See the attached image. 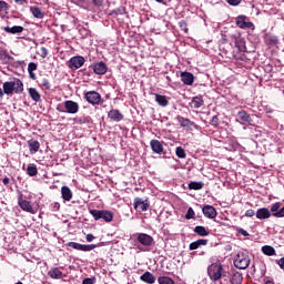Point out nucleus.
Here are the masks:
<instances>
[{"instance_id":"1","label":"nucleus","mask_w":284,"mask_h":284,"mask_svg":"<svg viewBox=\"0 0 284 284\" xmlns=\"http://www.w3.org/2000/svg\"><path fill=\"white\" fill-rule=\"evenodd\" d=\"M209 277L213 281V283L220 282V284H227L230 281V276L225 268H223V264L213 263L207 267Z\"/></svg>"},{"instance_id":"2","label":"nucleus","mask_w":284,"mask_h":284,"mask_svg":"<svg viewBox=\"0 0 284 284\" xmlns=\"http://www.w3.org/2000/svg\"><path fill=\"white\" fill-rule=\"evenodd\" d=\"M2 88H3V91H2L3 94H7L8 97H10L11 94L23 93V82L18 78H14L11 81L4 82Z\"/></svg>"},{"instance_id":"3","label":"nucleus","mask_w":284,"mask_h":284,"mask_svg":"<svg viewBox=\"0 0 284 284\" xmlns=\"http://www.w3.org/2000/svg\"><path fill=\"white\" fill-rule=\"evenodd\" d=\"M89 214H91V216H93L94 221H101V219L103 221H105V223H112L113 219H114V213H112V211H105V210H90Z\"/></svg>"},{"instance_id":"4","label":"nucleus","mask_w":284,"mask_h":284,"mask_svg":"<svg viewBox=\"0 0 284 284\" xmlns=\"http://www.w3.org/2000/svg\"><path fill=\"white\" fill-rule=\"evenodd\" d=\"M250 255L237 253L234 258V266L237 267V270H247V267H250Z\"/></svg>"},{"instance_id":"5","label":"nucleus","mask_w":284,"mask_h":284,"mask_svg":"<svg viewBox=\"0 0 284 284\" xmlns=\"http://www.w3.org/2000/svg\"><path fill=\"white\" fill-rule=\"evenodd\" d=\"M68 247H72L73 250H78L79 252H92V250H95V244H81L77 242H68Z\"/></svg>"},{"instance_id":"6","label":"nucleus","mask_w":284,"mask_h":284,"mask_svg":"<svg viewBox=\"0 0 284 284\" xmlns=\"http://www.w3.org/2000/svg\"><path fill=\"white\" fill-rule=\"evenodd\" d=\"M133 207L136 212H148L150 210V201L143 200L141 197H135L133 202Z\"/></svg>"},{"instance_id":"7","label":"nucleus","mask_w":284,"mask_h":284,"mask_svg":"<svg viewBox=\"0 0 284 284\" xmlns=\"http://www.w3.org/2000/svg\"><path fill=\"white\" fill-rule=\"evenodd\" d=\"M84 99L91 105H99V103H101V93H99L97 91H88L84 94Z\"/></svg>"},{"instance_id":"8","label":"nucleus","mask_w":284,"mask_h":284,"mask_svg":"<svg viewBox=\"0 0 284 284\" xmlns=\"http://www.w3.org/2000/svg\"><path fill=\"white\" fill-rule=\"evenodd\" d=\"M84 64H85V58L81 55L72 57L68 63L70 70H79V68H83Z\"/></svg>"},{"instance_id":"9","label":"nucleus","mask_w":284,"mask_h":284,"mask_svg":"<svg viewBox=\"0 0 284 284\" xmlns=\"http://www.w3.org/2000/svg\"><path fill=\"white\" fill-rule=\"evenodd\" d=\"M235 23L237 28H241L242 30H247L254 28V23L250 20H247L246 16H239L235 19Z\"/></svg>"},{"instance_id":"10","label":"nucleus","mask_w":284,"mask_h":284,"mask_svg":"<svg viewBox=\"0 0 284 284\" xmlns=\"http://www.w3.org/2000/svg\"><path fill=\"white\" fill-rule=\"evenodd\" d=\"M138 242L140 245H143V247H152V245H154V237L145 233H139Z\"/></svg>"},{"instance_id":"11","label":"nucleus","mask_w":284,"mask_h":284,"mask_svg":"<svg viewBox=\"0 0 284 284\" xmlns=\"http://www.w3.org/2000/svg\"><path fill=\"white\" fill-rule=\"evenodd\" d=\"M18 205L23 210V212H28L29 214H37V210H34V206H32V203L30 201L19 199Z\"/></svg>"},{"instance_id":"12","label":"nucleus","mask_w":284,"mask_h":284,"mask_svg":"<svg viewBox=\"0 0 284 284\" xmlns=\"http://www.w3.org/2000/svg\"><path fill=\"white\" fill-rule=\"evenodd\" d=\"M64 108L68 114H77L79 112V103L72 100L64 101Z\"/></svg>"},{"instance_id":"13","label":"nucleus","mask_w":284,"mask_h":284,"mask_svg":"<svg viewBox=\"0 0 284 284\" xmlns=\"http://www.w3.org/2000/svg\"><path fill=\"white\" fill-rule=\"evenodd\" d=\"M180 79H181L182 83H184V85H193L194 84V74H192L187 71L181 72Z\"/></svg>"},{"instance_id":"14","label":"nucleus","mask_w":284,"mask_h":284,"mask_svg":"<svg viewBox=\"0 0 284 284\" xmlns=\"http://www.w3.org/2000/svg\"><path fill=\"white\" fill-rule=\"evenodd\" d=\"M202 212L204 214V216H206V219H216V209L212 205H205L202 209Z\"/></svg>"},{"instance_id":"15","label":"nucleus","mask_w":284,"mask_h":284,"mask_svg":"<svg viewBox=\"0 0 284 284\" xmlns=\"http://www.w3.org/2000/svg\"><path fill=\"white\" fill-rule=\"evenodd\" d=\"M94 74L103 75L108 72V64L105 62H98L93 65Z\"/></svg>"},{"instance_id":"16","label":"nucleus","mask_w":284,"mask_h":284,"mask_svg":"<svg viewBox=\"0 0 284 284\" xmlns=\"http://www.w3.org/2000/svg\"><path fill=\"white\" fill-rule=\"evenodd\" d=\"M108 116L111 121H115V123L123 121V115L116 109L109 111Z\"/></svg>"},{"instance_id":"17","label":"nucleus","mask_w":284,"mask_h":284,"mask_svg":"<svg viewBox=\"0 0 284 284\" xmlns=\"http://www.w3.org/2000/svg\"><path fill=\"white\" fill-rule=\"evenodd\" d=\"M151 149L155 154H162L163 144L159 140H151L150 142Z\"/></svg>"},{"instance_id":"18","label":"nucleus","mask_w":284,"mask_h":284,"mask_svg":"<svg viewBox=\"0 0 284 284\" xmlns=\"http://www.w3.org/2000/svg\"><path fill=\"white\" fill-rule=\"evenodd\" d=\"M270 216H272V213L268 211L267 207H262L256 211V219H258L260 221L270 219Z\"/></svg>"},{"instance_id":"19","label":"nucleus","mask_w":284,"mask_h":284,"mask_svg":"<svg viewBox=\"0 0 284 284\" xmlns=\"http://www.w3.org/2000/svg\"><path fill=\"white\" fill-rule=\"evenodd\" d=\"M7 34H21L23 32V27L22 26H13V27H4L2 28Z\"/></svg>"},{"instance_id":"20","label":"nucleus","mask_w":284,"mask_h":284,"mask_svg":"<svg viewBox=\"0 0 284 284\" xmlns=\"http://www.w3.org/2000/svg\"><path fill=\"white\" fill-rule=\"evenodd\" d=\"M155 101L161 108H168L170 101L168 100V97L155 93Z\"/></svg>"},{"instance_id":"21","label":"nucleus","mask_w":284,"mask_h":284,"mask_svg":"<svg viewBox=\"0 0 284 284\" xmlns=\"http://www.w3.org/2000/svg\"><path fill=\"white\" fill-rule=\"evenodd\" d=\"M140 278L141 281H143V283H148V284L156 283V277H154V275L150 272H145L140 276Z\"/></svg>"},{"instance_id":"22","label":"nucleus","mask_w":284,"mask_h":284,"mask_svg":"<svg viewBox=\"0 0 284 284\" xmlns=\"http://www.w3.org/2000/svg\"><path fill=\"white\" fill-rule=\"evenodd\" d=\"M230 282L232 284H241L243 283V274L239 271L232 273Z\"/></svg>"},{"instance_id":"23","label":"nucleus","mask_w":284,"mask_h":284,"mask_svg":"<svg viewBox=\"0 0 284 284\" xmlns=\"http://www.w3.org/2000/svg\"><path fill=\"white\" fill-rule=\"evenodd\" d=\"M237 118L240 119V121L243 125H245V123H251L252 122V118L250 116V114H247V112H245L243 110L239 111Z\"/></svg>"},{"instance_id":"24","label":"nucleus","mask_w":284,"mask_h":284,"mask_svg":"<svg viewBox=\"0 0 284 284\" xmlns=\"http://www.w3.org/2000/svg\"><path fill=\"white\" fill-rule=\"evenodd\" d=\"M30 154H37L39 152V148H41V144L37 140H31L28 142Z\"/></svg>"},{"instance_id":"25","label":"nucleus","mask_w":284,"mask_h":284,"mask_svg":"<svg viewBox=\"0 0 284 284\" xmlns=\"http://www.w3.org/2000/svg\"><path fill=\"white\" fill-rule=\"evenodd\" d=\"M48 275L50 276V278H63V272H61V270H59V267H53L49 271Z\"/></svg>"},{"instance_id":"26","label":"nucleus","mask_w":284,"mask_h":284,"mask_svg":"<svg viewBox=\"0 0 284 284\" xmlns=\"http://www.w3.org/2000/svg\"><path fill=\"white\" fill-rule=\"evenodd\" d=\"M61 194H62L63 201H72V190H70V187L62 186Z\"/></svg>"},{"instance_id":"27","label":"nucleus","mask_w":284,"mask_h":284,"mask_svg":"<svg viewBox=\"0 0 284 284\" xmlns=\"http://www.w3.org/2000/svg\"><path fill=\"white\" fill-rule=\"evenodd\" d=\"M30 12H31V14H33V17L36 19H43V17H45V13H43L41 8H39V7H31Z\"/></svg>"},{"instance_id":"28","label":"nucleus","mask_w":284,"mask_h":284,"mask_svg":"<svg viewBox=\"0 0 284 284\" xmlns=\"http://www.w3.org/2000/svg\"><path fill=\"white\" fill-rule=\"evenodd\" d=\"M203 245H207V240H196L189 245V250H199Z\"/></svg>"},{"instance_id":"29","label":"nucleus","mask_w":284,"mask_h":284,"mask_svg":"<svg viewBox=\"0 0 284 284\" xmlns=\"http://www.w3.org/2000/svg\"><path fill=\"white\" fill-rule=\"evenodd\" d=\"M193 232L199 236H210V231L205 226H195Z\"/></svg>"},{"instance_id":"30","label":"nucleus","mask_w":284,"mask_h":284,"mask_svg":"<svg viewBox=\"0 0 284 284\" xmlns=\"http://www.w3.org/2000/svg\"><path fill=\"white\" fill-rule=\"evenodd\" d=\"M262 252L266 256H276V250L273 246H271V245H264L262 247Z\"/></svg>"},{"instance_id":"31","label":"nucleus","mask_w":284,"mask_h":284,"mask_svg":"<svg viewBox=\"0 0 284 284\" xmlns=\"http://www.w3.org/2000/svg\"><path fill=\"white\" fill-rule=\"evenodd\" d=\"M29 95L31 97L32 101H36L37 103L41 101V94L34 88L29 89Z\"/></svg>"},{"instance_id":"32","label":"nucleus","mask_w":284,"mask_h":284,"mask_svg":"<svg viewBox=\"0 0 284 284\" xmlns=\"http://www.w3.org/2000/svg\"><path fill=\"white\" fill-rule=\"evenodd\" d=\"M178 121H179L181 128H190V125H194V122H192L187 118L179 116Z\"/></svg>"},{"instance_id":"33","label":"nucleus","mask_w":284,"mask_h":284,"mask_svg":"<svg viewBox=\"0 0 284 284\" xmlns=\"http://www.w3.org/2000/svg\"><path fill=\"white\" fill-rule=\"evenodd\" d=\"M203 97L197 95L192 99V105L195 108V110H199L203 105Z\"/></svg>"},{"instance_id":"34","label":"nucleus","mask_w":284,"mask_h":284,"mask_svg":"<svg viewBox=\"0 0 284 284\" xmlns=\"http://www.w3.org/2000/svg\"><path fill=\"white\" fill-rule=\"evenodd\" d=\"M175 154L178 159H185V156H187V153H185V149H183V146H178L175 149Z\"/></svg>"},{"instance_id":"35","label":"nucleus","mask_w":284,"mask_h":284,"mask_svg":"<svg viewBox=\"0 0 284 284\" xmlns=\"http://www.w3.org/2000/svg\"><path fill=\"white\" fill-rule=\"evenodd\" d=\"M203 182H190L189 190H203Z\"/></svg>"},{"instance_id":"36","label":"nucleus","mask_w":284,"mask_h":284,"mask_svg":"<svg viewBox=\"0 0 284 284\" xmlns=\"http://www.w3.org/2000/svg\"><path fill=\"white\" fill-rule=\"evenodd\" d=\"M27 174L29 176H37V174H39V170L37 169L36 165H30L27 168Z\"/></svg>"},{"instance_id":"37","label":"nucleus","mask_w":284,"mask_h":284,"mask_svg":"<svg viewBox=\"0 0 284 284\" xmlns=\"http://www.w3.org/2000/svg\"><path fill=\"white\" fill-rule=\"evenodd\" d=\"M158 283L159 284H174V280H172L171 277H168V276H160L158 278Z\"/></svg>"},{"instance_id":"38","label":"nucleus","mask_w":284,"mask_h":284,"mask_svg":"<svg viewBox=\"0 0 284 284\" xmlns=\"http://www.w3.org/2000/svg\"><path fill=\"white\" fill-rule=\"evenodd\" d=\"M194 216H195L194 209L189 207V209H187V212H186V215H185V219H186L187 221H190V220L194 219Z\"/></svg>"},{"instance_id":"39","label":"nucleus","mask_w":284,"mask_h":284,"mask_svg":"<svg viewBox=\"0 0 284 284\" xmlns=\"http://www.w3.org/2000/svg\"><path fill=\"white\" fill-rule=\"evenodd\" d=\"M41 85H42L43 88H45V90H50V88H51L50 81H49L47 78H43V79L41 80Z\"/></svg>"},{"instance_id":"40","label":"nucleus","mask_w":284,"mask_h":284,"mask_svg":"<svg viewBox=\"0 0 284 284\" xmlns=\"http://www.w3.org/2000/svg\"><path fill=\"white\" fill-rule=\"evenodd\" d=\"M52 212H59V210H61V204H59V202H53L51 205H50Z\"/></svg>"},{"instance_id":"41","label":"nucleus","mask_w":284,"mask_h":284,"mask_svg":"<svg viewBox=\"0 0 284 284\" xmlns=\"http://www.w3.org/2000/svg\"><path fill=\"white\" fill-rule=\"evenodd\" d=\"M97 283V277H87L82 281V284H94Z\"/></svg>"},{"instance_id":"42","label":"nucleus","mask_w":284,"mask_h":284,"mask_svg":"<svg viewBox=\"0 0 284 284\" xmlns=\"http://www.w3.org/2000/svg\"><path fill=\"white\" fill-rule=\"evenodd\" d=\"M278 210H281V203H275L271 206V212H273V214H276V212H278Z\"/></svg>"},{"instance_id":"43","label":"nucleus","mask_w":284,"mask_h":284,"mask_svg":"<svg viewBox=\"0 0 284 284\" xmlns=\"http://www.w3.org/2000/svg\"><path fill=\"white\" fill-rule=\"evenodd\" d=\"M273 216H275L276 219H283V216H284V206L281 210H278V212L273 213Z\"/></svg>"},{"instance_id":"44","label":"nucleus","mask_w":284,"mask_h":284,"mask_svg":"<svg viewBox=\"0 0 284 284\" xmlns=\"http://www.w3.org/2000/svg\"><path fill=\"white\" fill-rule=\"evenodd\" d=\"M37 68H38V64H37V63L30 62V63L28 64V72H34V71L37 70Z\"/></svg>"},{"instance_id":"45","label":"nucleus","mask_w":284,"mask_h":284,"mask_svg":"<svg viewBox=\"0 0 284 284\" xmlns=\"http://www.w3.org/2000/svg\"><path fill=\"white\" fill-rule=\"evenodd\" d=\"M8 8H9L8 2L0 1V12H6Z\"/></svg>"},{"instance_id":"46","label":"nucleus","mask_w":284,"mask_h":284,"mask_svg":"<svg viewBox=\"0 0 284 284\" xmlns=\"http://www.w3.org/2000/svg\"><path fill=\"white\" fill-rule=\"evenodd\" d=\"M211 125H214L215 128H217L219 125V116L214 115L211 120Z\"/></svg>"},{"instance_id":"47","label":"nucleus","mask_w":284,"mask_h":284,"mask_svg":"<svg viewBox=\"0 0 284 284\" xmlns=\"http://www.w3.org/2000/svg\"><path fill=\"white\" fill-rule=\"evenodd\" d=\"M41 58L45 59L48 57V49L45 47H41Z\"/></svg>"},{"instance_id":"48","label":"nucleus","mask_w":284,"mask_h":284,"mask_svg":"<svg viewBox=\"0 0 284 284\" xmlns=\"http://www.w3.org/2000/svg\"><path fill=\"white\" fill-rule=\"evenodd\" d=\"M93 6L101 8L103 6V0H92Z\"/></svg>"},{"instance_id":"49","label":"nucleus","mask_w":284,"mask_h":284,"mask_svg":"<svg viewBox=\"0 0 284 284\" xmlns=\"http://www.w3.org/2000/svg\"><path fill=\"white\" fill-rule=\"evenodd\" d=\"M254 214H256V213H255L254 210H252V209H250V210H247V211L245 212V216H247L248 219H252V216H254Z\"/></svg>"},{"instance_id":"50","label":"nucleus","mask_w":284,"mask_h":284,"mask_svg":"<svg viewBox=\"0 0 284 284\" xmlns=\"http://www.w3.org/2000/svg\"><path fill=\"white\" fill-rule=\"evenodd\" d=\"M237 233L242 236H250V233H247V231H245L244 229H237Z\"/></svg>"},{"instance_id":"51","label":"nucleus","mask_w":284,"mask_h":284,"mask_svg":"<svg viewBox=\"0 0 284 284\" xmlns=\"http://www.w3.org/2000/svg\"><path fill=\"white\" fill-rule=\"evenodd\" d=\"M230 6H239L242 0H226Z\"/></svg>"},{"instance_id":"52","label":"nucleus","mask_w":284,"mask_h":284,"mask_svg":"<svg viewBox=\"0 0 284 284\" xmlns=\"http://www.w3.org/2000/svg\"><path fill=\"white\" fill-rule=\"evenodd\" d=\"M29 72V77L30 79H32V81L37 80V74L34 73V71H28Z\"/></svg>"},{"instance_id":"53","label":"nucleus","mask_w":284,"mask_h":284,"mask_svg":"<svg viewBox=\"0 0 284 284\" xmlns=\"http://www.w3.org/2000/svg\"><path fill=\"white\" fill-rule=\"evenodd\" d=\"M87 241H88V243H92V241H94V235L93 234H88L87 235Z\"/></svg>"},{"instance_id":"54","label":"nucleus","mask_w":284,"mask_h":284,"mask_svg":"<svg viewBox=\"0 0 284 284\" xmlns=\"http://www.w3.org/2000/svg\"><path fill=\"white\" fill-rule=\"evenodd\" d=\"M281 270H284V257L280 258V261L277 262Z\"/></svg>"},{"instance_id":"55","label":"nucleus","mask_w":284,"mask_h":284,"mask_svg":"<svg viewBox=\"0 0 284 284\" xmlns=\"http://www.w3.org/2000/svg\"><path fill=\"white\" fill-rule=\"evenodd\" d=\"M2 183H3V185H9L10 184V178H4L2 180Z\"/></svg>"},{"instance_id":"56","label":"nucleus","mask_w":284,"mask_h":284,"mask_svg":"<svg viewBox=\"0 0 284 284\" xmlns=\"http://www.w3.org/2000/svg\"><path fill=\"white\" fill-rule=\"evenodd\" d=\"M14 3H19L20 6H23V3H28V0H14Z\"/></svg>"},{"instance_id":"57","label":"nucleus","mask_w":284,"mask_h":284,"mask_svg":"<svg viewBox=\"0 0 284 284\" xmlns=\"http://www.w3.org/2000/svg\"><path fill=\"white\" fill-rule=\"evenodd\" d=\"M265 284H274V282H273V281L267 280V281L265 282Z\"/></svg>"},{"instance_id":"58","label":"nucleus","mask_w":284,"mask_h":284,"mask_svg":"<svg viewBox=\"0 0 284 284\" xmlns=\"http://www.w3.org/2000/svg\"><path fill=\"white\" fill-rule=\"evenodd\" d=\"M180 26L181 28H183L185 26V22L184 21L180 22Z\"/></svg>"},{"instance_id":"59","label":"nucleus","mask_w":284,"mask_h":284,"mask_svg":"<svg viewBox=\"0 0 284 284\" xmlns=\"http://www.w3.org/2000/svg\"><path fill=\"white\" fill-rule=\"evenodd\" d=\"M0 97H3V90L0 89Z\"/></svg>"},{"instance_id":"60","label":"nucleus","mask_w":284,"mask_h":284,"mask_svg":"<svg viewBox=\"0 0 284 284\" xmlns=\"http://www.w3.org/2000/svg\"><path fill=\"white\" fill-rule=\"evenodd\" d=\"M267 43H268V44L272 43V38H268V39H267Z\"/></svg>"},{"instance_id":"61","label":"nucleus","mask_w":284,"mask_h":284,"mask_svg":"<svg viewBox=\"0 0 284 284\" xmlns=\"http://www.w3.org/2000/svg\"><path fill=\"white\" fill-rule=\"evenodd\" d=\"M204 254H205V252L202 251V252L200 253V256H203Z\"/></svg>"},{"instance_id":"62","label":"nucleus","mask_w":284,"mask_h":284,"mask_svg":"<svg viewBox=\"0 0 284 284\" xmlns=\"http://www.w3.org/2000/svg\"><path fill=\"white\" fill-rule=\"evenodd\" d=\"M113 12H114L115 14H119V10H114Z\"/></svg>"},{"instance_id":"63","label":"nucleus","mask_w":284,"mask_h":284,"mask_svg":"<svg viewBox=\"0 0 284 284\" xmlns=\"http://www.w3.org/2000/svg\"><path fill=\"white\" fill-rule=\"evenodd\" d=\"M268 112H271V114H272V112H274V110H272V109H268Z\"/></svg>"},{"instance_id":"64","label":"nucleus","mask_w":284,"mask_h":284,"mask_svg":"<svg viewBox=\"0 0 284 284\" xmlns=\"http://www.w3.org/2000/svg\"><path fill=\"white\" fill-rule=\"evenodd\" d=\"M268 112H271V114H272V112H274V110H272V109H268Z\"/></svg>"}]
</instances>
